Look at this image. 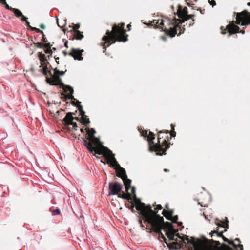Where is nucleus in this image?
<instances>
[{
  "instance_id": "f257e3e1",
  "label": "nucleus",
  "mask_w": 250,
  "mask_h": 250,
  "mask_svg": "<svg viewBox=\"0 0 250 250\" xmlns=\"http://www.w3.org/2000/svg\"><path fill=\"white\" fill-rule=\"evenodd\" d=\"M144 217L143 222L145 224L146 229L149 232H154L158 234L159 239L161 241L166 242L167 239L161 231L164 230L166 235L169 240L177 241L175 238V234L177 230L175 229L172 224L168 222H164L163 217L157 215L156 211L152 210V207H147V211L142 212Z\"/></svg>"
},
{
  "instance_id": "f03ea898",
  "label": "nucleus",
  "mask_w": 250,
  "mask_h": 250,
  "mask_svg": "<svg viewBox=\"0 0 250 250\" xmlns=\"http://www.w3.org/2000/svg\"><path fill=\"white\" fill-rule=\"evenodd\" d=\"M158 141L155 143V134L149 131L150 136L148 138L149 150L150 152H156L158 155H166V151L169 147L170 143H168L169 131L163 130L158 131Z\"/></svg>"
},
{
  "instance_id": "7ed1b4c3",
  "label": "nucleus",
  "mask_w": 250,
  "mask_h": 250,
  "mask_svg": "<svg viewBox=\"0 0 250 250\" xmlns=\"http://www.w3.org/2000/svg\"><path fill=\"white\" fill-rule=\"evenodd\" d=\"M85 131L87 138L81 137L80 139L83 141V144L90 153H94V155L97 154L104 156L110 150L103 146L99 139L95 136L96 131L94 129L87 127Z\"/></svg>"
},
{
  "instance_id": "20e7f679",
  "label": "nucleus",
  "mask_w": 250,
  "mask_h": 250,
  "mask_svg": "<svg viewBox=\"0 0 250 250\" xmlns=\"http://www.w3.org/2000/svg\"><path fill=\"white\" fill-rule=\"evenodd\" d=\"M124 27L125 24L123 23L118 26L114 24L112 31H106L105 35L102 39L103 42L101 43V46L104 49L103 52H105L106 48L115 43L116 41L125 42L127 41V35L125 34L126 31Z\"/></svg>"
},
{
  "instance_id": "39448f33",
  "label": "nucleus",
  "mask_w": 250,
  "mask_h": 250,
  "mask_svg": "<svg viewBox=\"0 0 250 250\" xmlns=\"http://www.w3.org/2000/svg\"><path fill=\"white\" fill-rule=\"evenodd\" d=\"M182 22L181 20L174 17L171 20L166 21L161 20L160 22L158 21L156 23L158 24L160 28L165 31L167 35L173 37L177 34V29L180 28V24Z\"/></svg>"
},
{
  "instance_id": "423d86ee",
  "label": "nucleus",
  "mask_w": 250,
  "mask_h": 250,
  "mask_svg": "<svg viewBox=\"0 0 250 250\" xmlns=\"http://www.w3.org/2000/svg\"><path fill=\"white\" fill-rule=\"evenodd\" d=\"M62 79H46V81L47 83L52 85H58L59 86L60 88H62L64 91L66 93L69 92L67 94H64L63 93H61V95L63 97L62 98H63L64 100L67 99H70L72 100V104H73V102H74L75 104H78L77 102H79L73 96V93L74 92V90L73 88L69 86L65 85L64 83L62 82Z\"/></svg>"
},
{
  "instance_id": "0eeeda50",
  "label": "nucleus",
  "mask_w": 250,
  "mask_h": 250,
  "mask_svg": "<svg viewBox=\"0 0 250 250\" xmlns=\"http://www.w3.org/2000/svg\"><path fill=\"white\" fill-rule=\"evenodd\" d=\"M104 157L106 160L107 164L114 167V169L117 171V176L120 177L123 179L125 176H127L125 171L124 168L121 167L120 165L118 163L114 155L112 153V151L110 150L108 153L104 155Z\"/></svg>"
},
{
  "instance_id": "6e6552de",
  "label": "nucleus",
  "mask_w": 250,
  "mask_h": 250,
  "mask_svg": "<svg viewBox=\"0 0 250 250\" xmlns=\"http://www.w3.org/2000/svg\"><path fill=\"white\" fill-rule=\"evenodd\" d=\"M131 193L133 194V200L135 203V208L136 210L140 212L139 213V223L141 225V226L143 228L145 227V225L143 224V221H144V217L142 215V212L143 211L145 212L147 211V207L151 206L150 205H146L144 203L141 202L139 199H138L136 197L135 192V188L134 187H132L131 188Z\"/></svg>"
},
{
  "instance_id": "1a4fd4ad",
  "label": "nucleus",
  "mask_w": 250,
  "mask_h": 250,
  "mask_svg": "<svg viewBox=\"0 0 250 250\" xmlns=\"http://www.w3.org/2000/svg\"><path fill=\"white\" fill-rule=\"evenodd\" d=\"M226 230L227 229H225L223 231L219 232L218 229H217L216 230L212 231L210 234L212 237V233H216L218 236L221 237L225 242H227L230 245H232L237 250H242L243 245L240 244L241 241L239 238H236L235 239V241L237 242V244H236L233 241L228 239L223 235V233L224 232L226 231Z\"/></svg>"
},
{
  "instance_id": "9d476101",
  "label": "nucleus",
  "mask_w": 250,
  "mask_h": 250,
  "mask_svg": "<svg viewBox=\"0 0 250 250\" xmlns=\"http://www.w3.org/2000/svg\"><path fill=\"white\" fill-rule=\"evenodd\" d=\"M236 19L238 24L245 26L250 24V13L247 10L237 13Z\"/></svg>"
},
{
  "instance_id": "9b49d317",
  "label": "nucleus",
  "mask_w": 250,
  "mask_h": 250,
  "mask_svg": "<svg viewBox=\"0 0 250 250\" xmlns=\"http://www.w3.org/2000/svg\"><path fill=\"white\" fill-rule=\"evenodd\" d=\"M73 114L76 115V114L74 113H67L65 118L62 120V121L65 128H68L69 130H70L69 126L71 125L72 126V129L76 130L77 129V125L76 122H73V120L74 119L72 116Z\"/></svg>"
},
{
  "instance_id": "f8f14e48",
  "label": "nucleus",
  "mask_w": 250,
  "mask_h": 250,
  "mask_svg": "<svg viewBox=\"0 0 250 250\" xmlns=\"http://www.w3.org/2000/svg\"><path fill=\"white\" fill-rule=\"evenodd\" d=\"M221 33L223 34H225L226 33V31L229 33V35H232L236 33H241L242 34L245 33L244 30H240L239 26L236 25H230L228 24L225 28L223 26L221 27Z\"/></svg>"
},
{
  "instance_id": "ddd939ff",
  "label": "nucleus",
  "mask_w": 250,
  "mask_h": 250,
  "mask_svg": "<svg viewBox=\"0 0 250 250\" xmlns=\"http://www.w3.org/2000/svg\"><path fill=\"white\" fill-rule=\"evenodd\" d=\"M123 188L122 185L117 182L109 183L108 195H117L121 192Z\"/></svg>"
},
{
  "instance_id": "4468645a",
  "label": "nucleus",
  "mask_w": 250,
  "mask_h": 250,
  "mask_svg": "<svg viewBox=\"0 0 250 250\" xmlns=\"http://www.w3.org/2000/svg\"><path fill=\"white\" fill-rule=\"evenodd\" d=\"M78 104H75L73 102V105L77 107L79 111L80 115L81 116V122L85 126H88L90 123L89 119L87 116L85 115V112L83 110V106L80 104V102H77Z\"/></svg>"
},
{
  "instance_id": "2eb2a0df",
  "label": "nucleus",
  "mask_w": 250,
  "mask_h": 250,
  "mask_svg": "<svg viewBox=\"0 0 250 250\" xmlns=\"http://www.w3.org/2000/svg\"><path fill=\"white\" fill-rule=\"evenodd\" d=\"M224 246L226 247L227 250H233L229 246L224 244ZM195 250H222L218 248H214L210 246H201V244L200 245L199 247H196Z\"/></svg>"
},
{
  "instance_id": "dca6fc26",
  "label": "nucleus",
  "mask_w": 250,
  "mask_h": 250,
  "mask_svg": "<svg viewBox=\"0 0 250 250\" xmlns=\"http://www.w3.org/2000/svg\"><path fill=\"white\" fill-rule=\"evenodd\" d=\"M165 242L170 249L178 250L183 246L182 242H177V241H174V242L169 243H167V241Z\"/></svg>"
},
{
  "instance_id": "f3484780",
  "label": "nucleus",
  "mask_w": 250,
  "mask_h": 250,
  "mask_svg": "<svg viewBox=\"0 0 250 250\" xmlns=\"http://www.w3.org/2000/svg\"><path fill=\"white\" fill-rule=\"evenodd\" d=\"M69 55L72 56L75 60H82L83 59L82 57V51L78 49H72V52L69 53Z\"/></svg>"
},
{
  "instance_id": "a211bd4d",
  "label": "nucleus",
  "mask_w": 250,
  "mask_h": 250,
  "mask_svg": "<svg viewBox=\"0 0 250 250\" xmlns=\"http://www.w3.org/2000/svg\"><path fill=\"white\" fill-rule=\"evenodd\" d=\"M185 240H186L188 244H190V245L192 246V247L194 248V250H195V248L196 247H199V246L201 243L200 240H198L199 244H197L193 237H191V239H189L187 235L185 236Z\"/></svg>"
},
{
  "instance_id": "6ab92c4d",
  "label": "nucleus",
  "mask_w": 250,
  "mask_h": 250,
  "mask_svg": "<svg viewBox=\"0 0 250 250\" xmlns=\"http://www.w3.org/2000/svg\"><path fill=\"white\" fill-rule=\"evenodd\" d=\"M122 180L125 187V190L128 192L131 188V180L127 178V176H125Z\"/></svg>"
},
{
  "instance_id": "aec40b11",
  "label": "nucleus",
  "mask_w": 250,
  "mask_h": 250,
  "mask_svg": "<svg viewBox=\"0 0 250 250\" xmlns=\"http://www.w3.org/2000/svg\"><path fill=\"white\" fill-rule=\"evenodd\" d=\"M13 12L14 13L15 15L17 17H21V21L22 20H26V19H27L28 18L24 16L22 14V13L18 9L15 8L13 10Z\"/></svg>"
},
{
  "instance_id": "412c9836",
  "label": "nucleus",
  "mask_w": 250,
  "mask_h": 250,
  "mask_svg": "<svg viewBox=\"0 0 250 250\" xmlns=\"http://www.w3.org/2000/svg\"><path fill=\"white\" fill-rule=\"evenodd\" d=\"M173 210H166L165 209L163 210L162 212V214L167 219L170 220L171 218H172V215L173 214Z\"/></svg>"
},
{
  "instance_id": "4be33fe9",
  "label": "nucleus",
  "mask_w": 250,
  "mask_h": 250,
  "mask_svg": "<svg viewBox=\"0 0 250 250\" xmlns=\"http://www.w3.org/2000/svg\"><path fill=\"white\" fill-rule=\"evenodd\" d=\"M22 21H25V25L28 28H30L31 29L32 31H36L37 33H41V34H43V32L40 29H38V28H37L36 27H32L31 26H30V23L29 22V21H27V19H26V20H22Z\"/></svg>"
},
{
  "instance_id": "5701e85b",
  "label": "nucleus",
  "mask_w": 250,
  "mask_h": 250,
  "mask_svg": "<svg viewBox=\"0 0 250 250\" xmlns=\"http://www.w3.org/2000/svg\"><path fill=\"white\" fill-rule=\"evenodd\" d=\"M117 195H118V196L120 198L127 199L128 201L132 200L131 194L130 193H129L128 192H127L126 194L124 192H122V194L119 193Z\"/></svg>"
},
{
  "instance_id": "b1692460",
  "label": "nucleus",
  "mask_w": 250,
  "mask_h": 250,
  "mask_svg": "<svg viewBox=\"0 0 250 250\" xmlns=\"http://www.w3.org/2000/svg\"><path fill=\"white\" fill-rule=\"evenodd\" d=\"M74 36L76 39L77 40H81L83 38V33L80 32L79 30H77V31H74Z\"/></svg>"
},
{
  "instance_id": "393cba45",
  "label": "nucleus",
  "mask_w": 250,
  "mask_h": 250,
  "mask_svg": "<svg viewBox=\"0 0 250 250\" xmlns=\"http://www.w3.org/2000/svg\"><path fill=\"white\" fill-rule=\"evenodd\" d=\"M171 130L170 132H169V139L171 138V137H174L176 136V133L174 130V125L172 124L170 125Z\"/></svg>"
},
{
  "instance_id": "a878e982",
  "label": "nucleus",
  "mask_w": 250,
  "mask_h": 250,
  "mask_svg": "<svg viewBox=\"0 0 250 250\" xmlns=\"http://www.w3.org/2000/svg\"><path fill=\"white\" fill-rule=\"evenodd\" d=\"M125 205L127 207H128V208L129 209H130L132 212H134V208L135 206V205H134L131 201H129V202L128 203H126L125 204Z\"/></svg>"
},
{
  "instance_id": "bb28decb",
  "label": "nucleus",
  "mask_w": 250,
  "mask_h": 250,
  "mask_svg": "<svg viewBox=\"0 0 250 250\" xmlns=\"http://www.w3.org/2000/svg\"><path fill=\"white\" fill-rule=\"evenodd\" d=\"M2 4L4 5V7L6 9L10 10L12 12H13V10L15 9L14 8H12L9 6V5L7 3L6 1H5V0H4V3Z\"/></svg>"
},
{
  "instance_id": "cd10ccee",
  "label": "nucleus",
  "mask_w": 250,
  "mask_h": 250,
  "mask_svg": "<svg viewBox=\"0 0 250 250\" xmlns=\"http://www.w3.org/2000/svg\"><path fill=\"white\" fill-rule=\"evenodd\" d=\"M141 135L144 137H147V138H148V137L150 136V135H148L147 131L146 130H143L142 131L140 132ZM148 140V139H147Z\"/></svg>"
},
{
  "instance_id": "c85d7f7f",
  "label": "nucleus",
  "mask_w": 250,
  "mask_h": 250,
  "mask_svg": "<svg viewBox=\"0 0 250 250\" xmlns=\"http://www.w3.org/2000/svg\"><path fill=\"white\" fill-rule=\"evenodd\" d=\"M162 209V207L161 205H157L156 206V207L154 208V210H153L152 209V210L153 211H156V214H157V213H158V211L159 210H161Z\"/></svg>"
},
{
  "instance_id": "c756f323",
  "label": "nucleus",
  "mask_w": 250,
  "mask_h": 250,
  "mask_svg": "<svg viewBox=\"0 0 250 250\" xmlns=\"http://www.w3.org/2000/svg\"><path fill=\"white\" fill-rule=\"evenodd\" d=\"M49 73L48 71L47 70V69H44L43 70V74L44 75V76H45V78L46 79H48V78H49L48 77V76L47 75V74ZM50 78H55V77H51ZM56 78H60L59 77H56Z\"/></svg>"
},
{
  "instance_id": "7c9ffc66",
  "label": "nucleus",
  "mask_w": 250,
  "mask_h": 250,
  "mask_svg": "<svg viewBox=\"0 0 250 250\" xmlns=\"http://www.w3.org/2000/svg\"><path fill=\"white\" fill-rule=\"evenodd\" d=\"M228 221H227L226 223H222V224L219 223L217 225L218 227H223L225 228H228L229 227V225H228Z\"/></svg>"
},
{
  "instance_id": "2f4dec72",
  "label": "nucleus",
  "mask_w": 250,
  "mask_h": 250,
  "mask_svg": "<svg viewBox=\"0 0 250 250\" xmlns=\"http://www.w3.org/2000/svg\"><path fill=\"white\" fill-rule=\"evenodd\" d=\"M175 236H176L177 237H178L179 238L181 239L182 240V241L181 242H182L183 244L185 243V236L182 237L180 235V234L179 233H177V234H175Z\"/></svg>"
},
{
  "instance_id": "473e14b6",
  "label": "nucleus",
  "mask_w": 250,
  "mask_h": 250,
  "mask_svg": "<svg viewBox=\"0 0 250 250\" xmlns=\"http://www.w3.org/2000/svg\"><path fill=\"white\" fill-rule=\"evenodd\" d=\"M178 219V217L177 215H175L174 216H172V218H171V219L170 220L172 221V222H173V223H177Z\"/></svg>"
},
{
  "instance_id": "72a5a7b5",
  "label": "nucleus",
  "mask_w": 250,
  "mask_h": 250,
  "mask_svg": "<svg viewBox=\"0 0 250 250\" xmlns=\"http://www.w3.org/2000/svg\"><path fill=\"white\" fill-rule=\"evenodd\" d=\"M64 71L58 70L57 72H56V74L57 75H58L59 76H63L64 75Z\"/></svg>"
},
{
  "instance_id": "f704fd0d",
  "label": "nucleus",
  "mask_w": 250,
  "mask_h": 250,
  "mask_svg": "<svg viewBox=\"0 0 250 250\" xmlns=\"http://www.w3.org/2000/svg\"><path fill=\"white\" fill-rule=\"evenodd\" d=\"M60 213V211L59 209H56L53 210L52 212L53 215H57Z\"/></svg>"
},
{
  "instance_id": "c9c22d12",
  "label": "nucleus",
  "mask_w": 250,
  "mask_h": 250,
  "mask_svg": "<svg viewBox=\"0 0 250 250\" xmlns=\"http://www.w3.org/2000/svg\"><path fill=\"white\" fill-rule=\"evenodd\" d=\"M45 52L47 54H51L52 53V51L51 48H46V50H45Z\"/></svg>"
},
{
  "instance_id": "e433bc0d",
  "label": "nucleus",
  "mask_w": 250,
  "mask_h": 250,
  "mask_svg": "<svg viewBox=\"0 0 250 250\" xmlns=\"http://www.w3.org/2000/svg\"><path fill=\"white\" fill-rule=\"evenodd\" d=\"M45 46L46 48H51V45L49 42H45Z\"/></svg>"
},
{
  "instance_id": "4c0bfd02",
  "label": "nucleus",
  "mask_w": 250,
  "mask_h": 250,
  "mask_svg": "<svg viewBox=\"0 0 250 250\" xmlns=\"http://www.w3.org/2000/svg\"><path fill=\"white\" fill-rule=\"evenodd\" d=\"M209 1L210 5H211L212 6H214L216 5V2L214 0H212L211 1H210L209 0Z\"/></svg>"
},
{
  "instance_id": "58836bf2",
  "label": "nucleus",
  "mask_w": 250,
  "mask_h": 250,
  "mask_svg": "<svg viewBox=\"0 0 250 250\" xmlns=\"http://www.w3.org/2000/svg\"><path fill=\"white\" fill-rule=\"evenodd\" d=\"M79 28H80V24L77 23L75 25V28H74L75 31H77V30H78V29Z\"/></svg>"
},
{
  "instance_id": "ea45409f",
  "label": "nucleus",
  "mask_w": 250,
  "mask_h": 250,
  "mask_svg": "<svg viewBox=\"0 0 250 250\" xmlns=\"http://www.w3.org/2000/svg\"><path fill=\"white\" fill-rule=\"evenodd\" d=\"M185 28L183 27L182 29H181L179 34H178V35H181V34L183 33L184 31H185Z\"/></svg>"
},
{
  "instance_id": "a19ab883",
  "label": "nucleus",
  "mask_w": 250,
  "mask_h": 250,
  "mask_svg": "<svg viewBox=\"0 0 250 250\" xmlns=\"http://www.w3.org/2000/svg\"><path fill=\"white\" fill-rule=\"evenodd\" d=\"M42 34L43 35L42 41H43L44 42H47L46 38V37H45L44 35L43 34H43Z\"/></svg>"
},
{
  "instance_id": "79ce46f5",
  "label": "nucleus",
  "mask_w": 250,
  "mask_h": 250,
  "mask_svg": "<svg viewBox=\"0 0 250 250\" xmlns=\"http://www.w3.org/2000/svg\"><path fill=\"white\" fill-rule=\"evenodd\" d=\"M40 27L42 29H45V25H43V24H41V25L40 26Z\"/></svg>"
},
{
  "instance_id": "37998d69",
  "label": "nucleus",
  "mask_w": 250,
  "mask_h": 250,
  "mask_svg": "<svg viewBox=\"0 0 250 250\" xmlns=\"http://www.w3.org/2000/svg\"><path fill=\"white\" fill-rule=\"evenodd\" d=\"M188 19H191L194 16V15L192 14V15H188Z\"/></svg>"
},
{
  "instance_id": "c03bdc74",
  "label": "nucleus",
  "mask_w": 250,
  "mask_h": 250,
  "mask_svg": "<svg viewBox=\"0 0 250 250\" xmlns=\"http://www.w3.org/2000/svg\"><path fill=\"white\" fill-rule=\"evenodd\" d=\"M165 208H167V209H169V205L168 204H167L165 206Z\"/></svg>"
},
{
  "instance_id": "a18cd8bd",
  "label": "nucleus",
  "mask_w": 250,
  "mask_h": 250,
  "mask_svg": "<svg viewBox=\"0 0 250 250\" xmlns=\"http://www.w3.org/2000/svg\"><path fill=\"white\" fill-rule=\"evenodd\" d=\"M64 112V110H62V109H61V110H59V111H58L56 112V114H59L60 112Z\"/></svg>"
},
{
  "instance_id": "49530a36",
  "label": "nucleus",
  "mask_w": 250,
  "mask_h": 250,
  "mask_svg": "<svg viewBox=\"0 0 250 250\" xmlns=\"http://www.w3.org/2000/svg\"><path fill=\"white\" fill-rule=\"evenodd\" d=\"M213 243H215L217 244H220V243L218 242V241H214L213 240H211Z\"/></svg>"
},
{
  "instance_id": "de8ad7c7",
  "label": "nucleus",
  "mask_w": 250,
  "mask_h": 250,
  "mask_svg": "<svg viewBox=\"0 0 250 250\" xmlns=\"http://www.w3.org/2000/svg\"><path fill=\"white\" fill-rule=\"evenodd\" d=\"M176 223H177L178 226H181L182 225V222H177Z\"/></svg>"
},
{
  "instance_id": "09e8293b",
  "label": "nucleus",
  "mask_w": 250,
  "mask_h": 250,
  "mask_svg": "<svg viewBox=\"0 0 250 250\" xmlns=\"http://www.w3.org/2000/svg\"><path fill=\"white\" fill-rule=\"evenodd\" d=\"M84 130H85V129H83V128H81V129H80V131H81V132L82 133H84Z\"/></svg>"
},
{
  "instance_id": "8fccbe9b",
  "label": "nucleus",
  "mask_w": 250,
  "mask_h": 250,
  "mask_svg": "<svg viewBox=\"0 0 250 250\" xmlns=\"http://www.w3.org/2000/svg\"><path fill=\"white\" fill-rule=\"evenodd\" d=\"M55 59L56 62L58 63V61L59 59V57H57V58L55 57Z\"/></svg>"
},
{
  "instance_id": "3c124183",
  "label": "nucleus",
  "mask_w": 250,
  "mask_h": 250,
  "mask_svg": "<svg viewBox=\"0 0 250 250\" xmlns=\"http://www.w3.org/2000/svg\"><path fill=\"white\" fill-rule=\"evenodd\" d=\"M5 1H6V0H5ZM0 3H1L2 4L4 3V0H0Z\"/></svg>"
},
{
  "instance_id": "603ef678",
  "label": "nucleus",
  "mask_w": 250,
  "mask_h": 250,
  "mask_svg": "<svg viewBox=\"0 0 250 250\" xmlns=\"http://www.w3.org/2000/svg\"><path fill=\"white\" fill-rule=\"evenodd\" d=\"M199 10H200V13H201V14H204V12L205 11V10H201V9H200Z\"/></svg>"
},
{
  "instance_id": "864d4df0",
  "label": "nucleus",
  "mask_w": 250,
  "mask_h": 250,
  "mask_svg": "<svg viewBox=\"0 0 250 250\" xmlns=\"http://www.w3.org/2000/svg\"><path fill=\"white\" fill-rule=\"evenodd\" d=\"M42 43H39V45H38L39 47H42Z\"/></svg>"
},
{
  "instance_id": "5fc2aeb1",
  "label": "nucleus",
  "mask_w": 250,
  "mask_h": 250,
  "mask_svg": "<svg viewBox=\"0 0 250 250\" xmlns=\"http://www.w3.org/2000/svg\"><path fill=\"white\" fill-rule=\"evenodd\" d=\"M131 25L130 24L127 25V28H128V30H129L130 29Z\"/></svg>"
},
{
  "instance_id": "6e6d98bb",
  "label": "nucleus",
  "mask_w": 250,
  "mask_h": 250,
  "mask_svg": "<svg viewBox=\"0 0 250 250\" xmlns=\"http://www.w3.org/2000/svg\"><path fill=\"white\" fill-rule=\"evenodd\" d=\"M63 53L64 54V55H66L67 54L66 51H63Z\"/></svg>"
},
{
  "instance_id": "4d7b16f0",
  "label": "nucleus",
  "mask_w": 250,
  "mask_h": 250,
  "mask_svg": "<svg viewBox=\"0 0 250 250\" xmlns=\"http://www.w3.org/2000/svg\"><path fill=\"white\" fill-rule=\"evenodd\" d=\"M64 45L65 47H68V46H67V42H66L65 43H64Z\"/></svg>"
},
{
  "instance_id": "13d9d810",
  "label": "nucleus",
  "mask_w": 250,
  "mask_h": 250,
  "mask_svg": "<svg viewBox=\"0 0 250 250\" xmlns=\"http://www.w3.org/2000/svg\"><path fill=\"white\" fill-rule=\"evenodd\" d=\"M57 22L58 26L60 27V28H61L62 27L59 25L58 21H57Z\"/></svg>"
},
{
  "instance_id": "bf43d9fd",
  "label": "nucleus",
  "mask_w": 250,
  "mask_h": 250,
  "mask_svg": "<svg viewBox=\"0 0 250 250\" xmlns=\"http://www.w3.org/2000/svg\"><path fill=\"white\" fill-rule=\"evenodd\" d=\"M188 6H189V7H190V6H191V4H190V3H188Z\"/></svg>"
},
{
  "instance_id": "052dcab7",
  "label": "nucleus",
  "mask_w": 250,
  "mask_h": 250,
  "mask_svg": "<svg viewBox=\"0 0 250 250\" xmlns=\"http://www.w3.org/2000/svg\"><path fill=\"white\" fill-rule=\"evenodd\" d=\"M247 5L249 6H250V2H248L247 3Z\"/></svg>"
},
{
  "instance_id": "680f3d73",
  "label": "nucleus",
  "mask_w": 250,
  "mask_h": 250,
  "mask_svg": "<svg viewBox=\"0 0 250 250\" xmlns=\"http://www.w3.org/2000/svg\"><path fill=\"white\" fill-rule=\"evenodd\" d=\"M75 119L76 120H79V118H78V117H75Z\"/></svg>"
},
{
  "instance_id": "e2e57ef3",
  "label": "nucleus",
  "mask_w": 250,
  "mask_h": 250,
  "mask_svg": "<svg viewBox=\"0 0 250 250\" xmlns=\"http://www.w3.org/2000/svg\"><path fill=\"white\" fill-rule=\"evenodd\" d=\"M164 171H167V169H164Z\"/></svg>"
},
{
  "instance_id": "0e129e2a",
  "label": "nucleus",
  "mask_w": 250,
  "mask_h": 250,
  "mask_svg": "<svg viewBox=\"0 0 250 250\" xmlns=\"http://www.w3.org/2000/svg\"><path fill=\"white\" fill-rule=\"evenodd\" d=\"M193 23H190L189 25L190 26V25H193Z\"/></svg>"
},
{
  "instance_id": "69168bd1",
  "label": "nucleus",
  "mask_w": 250,
  "mask_h": 250,
  "mask_svg": "<svg viewBox=\"0 0 250 250\" xmlns=\"http://www.w3.org/2000/svg\"><path fill=\"white\" fill-rule=\"evenodd\" d=\"M180 16H181L180 14H179V15H178V17H179V18H180Z\"/></svg>"
},
{
  "instance_id": "338daca9",
  "label": "nucleus",
  "mask_w": 250,
  "mask_h": 250,
  "mask_svg": "<svg viewBox=\"0 0 250 250\" xmlns=\"http://www.w3.org/2000/svg\"><path fill=\"white\" fill-rule=\"evenodd\" d=\"M196 1H197V0H195Z\"/></svg>"
}]
</instances>
